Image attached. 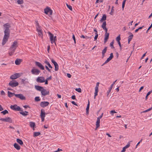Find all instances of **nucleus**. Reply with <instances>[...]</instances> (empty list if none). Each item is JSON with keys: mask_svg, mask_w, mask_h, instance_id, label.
I'll use <instances>...</instances> for the list:
<instances>
[{"mask_svg": "<svg viewBox=\"0 0 152 152\" xmlns=\"http://www.w3.org/2000/svg\"><path fill=\"white\" fill-rule=\"evenodd\" d=\"M15 96L19 98L22 100H25V97L21 94H16Z\"/></svg>", "mask_w": 152, "mask_h": 152, "instance_id": "nucleus-14", "label": "nucleus"}, {"mask_svg": "<svg viewBox=\"0 0 152 152\" xmlns=\"http://www.w3.org/2000/svg\"><path fill=\"white\" fill-rule=\"evenodd\" d=\"M49 104V102H42L40 103V106L42 107H45L48 106Z\"/></svg>", "mask_w": 152, "mask_h": 152, "instance_id": "nucleus-12", "label": "nucleus"}, {"mask_svg": "<svg viewBox=\"0 0 152 152\" xmlns=\"http://www.w3.org/2000/svg\"><path fill=\"white\" fill-rule=\"evenodd\" d=\"M40 134V132H34V137H37Z\"/></svg>", "mask_w": 152, "mask_h": 152, "instance_id": "nucleus-33", "label": "nucleus"}, {"mask_svg": "<svg viewBox=\"0 0 152 152\" xmlns=\"http://www.w3.org/2000/svg\"><path fill=\"white\" fill-rule=\"evenodd\" d=\"M21 61V59L18 58L15 60V63L16 65H18L20 64Z\"/></svg>", "mask_w": 152, "mask_h": 152, "instance_id": "nucleus-28", "label": "nucleus"}, {"mask_svg": "<svg viewBox=\"0 0 152 152\" xmlns=\"http://www.w3.org/2000/svg\"><path fill=\"white\" fill-rule=\"evenodd\" d=\"M41 117H44L45 116V110L43 109H42L41 110V112L40 115Z\"/></svg>", "mask_w": 152, "mask_h": 152, "instance_id": "nucleus-21", "label": "nucleus"}, {"mask_svg": "<svg viewBox=\"0 0 152 152\" xmlns=\"http://www.w3.org/2000/svg\"><path fill=\"white\" fill-rule=\"evenodd\" d=\"M20 76V75L19 73H17L14 74L10 77V78L11 79H15Z\"/></svg>", "mask_w": 152, "mask_h": 152, "instance_id": "nucleus-15", "label": "nucleus"}, {"mask_svg": "<svg viewBox=\"0 0 152 152\" xmlns=\"http://www.w3.org/2000/svg\"><path fill=\"white\" fill-rule=\"evenodd\" d=\"M35 100L36 101V102H38V101H39L40 100V99H39V97H36L35 98Z\"/></svg>", "mask_w": 152, "mask_h": 152, "instance_id": "nucleus-43", "label": "nucleus"}, {"mask_svg": "<svg viewBox=\"0 0 152 152\" xmlns=\"http://www.w3.org/2000/svg\"><path fill=\"white\" fill-rule=\"evenodd\" d=\"M152 109V107H151L150 108H149L143 111V113H146V112H148L149 111H150Z\"/></svg>", "mask_w": 152, "mask_h": 152, "instance_id": "nucleus-44", "label": "nucleus"}, {"mask_svg": "<svg viewBox=\"0 0 152 152\" xmlns=\"http://www.w3.org/2000/svg\"><path fill=\"white\" fill-rule=\"evenodd\" d=\"M95 36L94 37V40H96L98 38V35L97 33H95Z\"/></svg>", "mask_w": 152, "mask_h": 152, "instance_id": "nucleus-47", "label": "nucleus"}, {"mask_svg": "<svg viewBox=\"0 0 152 152\" xmlns=\"http://www.w3.org/2000/svg\"><path fill=\"white\" fill-rule=\"evenodd\" d=\"M17 3L19 4H23V0H18L17 1Z\"/></svg>", "mask_w": 152, "mask_h": 152, "instance_id": "nucleus-34", "label": "nucleus"}, {"mask_svg": "<svg viewBox=\"0 0 152 152\" xmlns=\"http://www.w3.org/2000/svg\"><path fill=\"white\" fill-rule=\"evenodd\" d=\"M51 62L54 65H55L56 64H57V63L52 59H51Z\"/></svg>", "mask_w": 152, "mask_h": 152, "instance_id": "nucleus-49", "label": "nucleus"}, {"mask_svg": "<svg viewBox=\"0 0 152 152\" xmlns=\"http://www.w3.org/2000/svg\"><path fill=\"white\" fill-rule=\"evenodd\" d=\"M44 13L47 15H51L53 11L50 7H47L44 9Z\"/></svg>", "mask_w": 152, "mask_h": 152, "instance_id": "nucleus-5", "label": "nucleus"}, {"mask_svg": "<svg viewBox=\"0 0 152 152\" xmlns=\"http://www.w3.org/2000/svg\"><path fill=\"white\" fill-rule=\"evenodd\" d=\"M9 85L12 87H14L17 86L18 85V83L15 80L13 81H11L9 83Z\"/></svg>", "mask_w": 152, "mask_h": 152, "instance_id": "nucleus-7", "label": "nucleus"}, {"mask_svg": "<svg viewBox=\"0 0 152 152\" xmlns=\"http://www.w3.org/2000/svg\"><path fill=\"white\" fill-rule=\"evenodd\" d=\"M126 2V1H124V0L123 1V2H122V8L123 10H124V7Z\"/></svg>", "mask_w": 152, "mask_h": 152, "instance_id": "nucleus-41", "label": "nucleus"}, {"mask_svg": "<svg viewBox=\"0 0 152 152\" xmlns=\"http://www.w3.org/2000/svg\"><path fill=\"white\" fill-rule=\"evenodd\" d=\"M80 37L81 38H86V39H88L90 38V37H87V36L85 37L83 35H82L80 36Z\"/></svg>", "mask_w": 152, "mask_h": 152, "instance_id": "nucleus-42", "label": "nucleus"}, {"mask_svg": "<svg viewBox=\"0 0 152 152\" xmlns=\"http://www.w3.org/2000/svg\"><path fill=\"white\" fill-rule=\"evenodd\" d=\"M30 125L31 127H34L35 125V123L32 122H30Z\"/></svg>", "mask_w": 152, "mask_h": 152, "instance_id": "nucleus-35", "label": "nucleus"}, {"mask_svg": "<svg viewBox=\"0 0 152 152\" xmlns=\"http://www.w3.org/2000/svg\"><path fill=\"white\" fill-rule=\"evenodd\" d=\"M152 92V90L151 91H149L147 94V96H149L151 93Z\"/></svg>", "mask_w": 152, "mask_h": 152, "instance_id": "nucleus-55", "label": "nucleus"}, {"mask_svg": "<svg viewBox=\"0 0 152 152\" xmlns=\"http://www.w3.org/2000/svg\"><path fill=\"white\" fill-rule=\"evenodd\" d=\"M106 19V16L104 14L103 15L102 18L100 20V22H102L103 21L105 20Z\"/></svg>", "mask_w": 152, "mask_h": 152, "instance_id": "nucleus-29", "label": "nucleus"}, {"mask_svg": "<svg viewBox=\"0 0 152 152\" xmlns=\"http://www.w3.org/2000/svg\"><path fill=\"white\" fill-rule=\"evenodd\" d=\"M128 34L130 35L128 37V43L129 44L130 41L131 40L133 37V35L130 32H129Z\"/></svg>", "mask_w": 152, "mask_h": 152, "instance_id": "nucleus-19", "label": "nucleus"}, {"mask_svg": "<svg viewBox=\"0 0 152 152\" xmlns=\"http://www.w3.org/2000/svg\"><path fill=\"white\" fill-rule=\"evenodd\" d=\"M10 108L12 110L16 111H20L21 110V108L17 104H15L13 105H11L10 107Z\"/></svg>", "mask_w": 152, "mask_h": 152, "instance_id": "nucleus-4", "label": "nucleus"}, {"mask_svg": "<svg viewBox=\"0 0 152 152\" xmlns=\"http://www.w3.org/2000/svg\"><path fill=\"white\" fill-rule=\"evenodd\" d=\"M51 76H50L49 77L47 78L46 80L48 81L49 80H51Z\"/></svg>", "mask_w": 152, "mask_h": 152, "instance_id": "nucleus-60", "label": "nucleus"}, {"mask_svg": "<svg viewBox=\"0 0 152 152\" xmlns=\"http://www.w3.org/2000/svg\"><path fill=\"white\" fill-rule=\"evenodd\" d=\"M116 40L118 42H120V40L121 39L120 38V35H119L116 38Z\"/></svg>", "mask_w": 152, "mask_h": 152, "instance_id": "nucleus-40", "label": "nucleus"}, {"mask_svg": "<svg viewBox=\"0 0 152 152\" xmlns=\"http://www.w3.org/2000/svg\"><path fill=\"white\" fill-rule=\"evenodd\" d=\"M130 146V144H128L127 145H126L125 147L124 148H125L126 149L129 148Z\"/></svg>", "mask_w": 152, "mask_h": 152, "instance_id": "nucleus-56", "label": "nucleus"}, {"mask_svg": "<svg viewBox=\"0 0 152 152\" xmlns=\"http://www.w3.org/2000/svg\"><path fill=\"white\" fill-rule=\"evenodd\" d=\"M44 62L46 64H47L49 68H50L51 69H52L53 68V67L51 66L50 65V64L49 63V62L47 61V60H45Z\"/></svg>", "mask_w": 152, "mask_h": 152, "instance_id": "nucleus-32", "label": "nucleus"}, {"mask_svg": "<svg viewBox=\"0 0 152 152\" xmlns=\"http://www.w3.org/2000/svg\"><path fill=\"white\" fill-rule=\"evenodd\" d=\"M1 94L2 95H4L5 94V93L2 90L1 91Z\"/></svg>", "mask_w": 152, "mask_h": 152, "instance_id": "nucleus-59", "label": "nucleus"}, {"mask_svg": "<svg viewBox=\"0 0 152 152\" xmlns=\"http://www.w3.org/2000/svg\"><path fill=\"white\" fill-rule=\"evenodd\" d=\"M55 66V70L56 71H58V64H56L55 65H54Z\"/></svg>", "mask_w": 152, "mask_h": 152, "instance_id": "nucleus-36", "label": "nucleus"}, {"mask_svg": "<svg viewBox=\"0 0 152 152\" xmlns=\"http://www.w3.org/2000/svg\"><path fill=\"white\" fill-rule=\"evenodd\" d=\"M100 122V119H99V118H97L96 121V128H98V127H99V126Z\"/></svg>", "mask_w": 152, "mask_h": 152, "instance_id": "nucleus-27", "label": "nucleus"}, {"mask_svg": "<svg viewBox=\"0 0 152 152\" xmlns=\"http://www.w3.org/2000/svg\"><path fill=\"white\" fill-rule=\"evenodd\" d=\"M20 113L22 114L23 115L26 116L27 115V114L28 113V112L26 111H25L24 112L22 110H21L20 111Z\"/></svg>", "mask_w": 152, "mask_h": 152, "instance_id": "nucleus-26", "label": "nucleus"}, {"mask_svg": "<svg viewBox=\"0 0 152 152\" xmlns=\"http://www.w3.org/2000/svg\"><path fill=\"white\" fill-rule=\"evenodd\" d=\"M98 93L96 92H95L94 93V98L95 99L96 96L97 95Z\"/></svg>", "mask_w": 152, "mask_h": 152, "instance_id": "nucleus-61", "label": "nucleus"}, {"mask_svg": "<svg viewBox=\"0 0 152 152\" xmlns=\"http://www.w3.org/2000/svg\"><path fill=\"white\" fill-rule=\"evenodd\" d=\"M95 92L97 93L98 92V87H95Z\"/></svg>", "mask_w": 152, "mask_h": 152, "instance_id": "nucleus-54", "label": "nucleus"}, {"mask_svg": "<svg viewBox=\"0 0 152 152\" xmlns=\"http://www.w3.org/2000/svg\"><path fill=\"white\" fill-rule=\"evenodd\" d=\"M31 72L33 75H37L40 72V71L38 69L33 67L31 70Z\"/></svg>", "mask_w": 152, "mask_h": 152, "instance_id": "nucleus-3", "label": "nucleus"}, {"mask_svg": "<svg viewBox=\"0 0 152 152\" xmlns=\"http://www.w3.org/2000/svg\"><path fill=\"white\" fill-rule=\"evenodd\" d=\"M8 96L10 97H12L13 95H15V94L13 93H12L9 91H8Z\"/></svg>", "mask_w": 152, "mask_h": 152, "instance_id": "nucleus-30", "label": "nucleus"}, {"mask_svg": "<svg viewBox=\"0 0 152 152\" xmlns=\"http://www.w3.org/2000/svg\"><path fill=\"white\" fill-rule=\"evenodd\" d=\"M4 28L5 29L4 31V33L9 32L10 33L9 28L10 27V25L8 23H6L4 24L3 26Z\"/></svg>", "mask_w": 152, "mask_h": 152, "instance_id": "nucleus-6", "label": "nucleus"}, {"mask_svg": "<svg viewBox=\"0 0 152 152\" xmlns=\"http://www.w3.org/2000/svg\"><path fill=\"white\" fill-rule=\"evenodd\" d=\"M16 141L18 143L21 145H23V141L17 138L16 140Z\"/></svg>", "mask_w": 152, "mask_h": 152, "instance_id": "nucleus-31", "label": "nucleus"}, {"mask_svg": "<svg viewBox=\"0 0 152 152\" xmlns=\"http://www.w3.org/2000/svg\"><path fill=\"white\" fill-rule=\"evenodd\" d=\"M142 139H141L140 141L137 143V145H136L135 148H137V145L140 143L142 141Z\"/></svg>", "mask_w": 152, "mask_h": 152, "instance_id": "nucleus-58", "label": "nucleus"}, {"mask_svg": "<svg viewBox=\"0 0 152 152\" xmlns=\"http://www.w3.org/2000/svg\"><path fill=\"white\" fill-rule=\"evenodd\" d=\"M41 94L42 95L45 96L49 94V91L43 88L41 92Z\"/></svg>", "mask_w": 152, "mask_h": 152, "instance_id": "nucleus-8", "label": "nucleus"}, {"mask_svg": "<svg viewBox=\"0 0 152 152\" xmlns=\"http://www.w3.org/2000/svg\"><path fill=\"white\" fill-rule=\"evenodd\" d=\"M17 42L16 41H15L12 45L10 48L11 49H14V50H15L16 48L17 47Z\"/></svg>", "mask_w": 152, "mask_h": 152, "instance_id": "nucleus-17", "label": "nucleus"}, {"mask_svg": "<svg viewBox=\"0 0 152 152\" xmlns=\"http://www.w3.org/2000/svg\"><path fill=\"white\" fill-rule=\"evenodd\" d=\"M113 8H114V7L112 6V7L111 11L110 12V15H112V12H113L114 11Z\"/></svg>", "mask_w": 152, "mask_h": 152, "instance_id": "nucleus-50", "label": "nucleus"}, {"mask_svg": "<svg viewBox=\"0 0 152 152\" xmlns=\"http://www.w3.org/2000/svg\"><path fill=\"white\" fill-rule=\"evenodd\" d=\"M0 120L6 122H8L9 123L12 122V120L11 118L10 117H7L5 118H0Z\"/></svg>", "mask_w": 152, "mask_h": 152, "instance_id": "nucleus-11", "label": "nucleus"}, {"mask_svg": "<svg viewBox=\"0 0 152 152\" xmlns=\"http://www.w3.org/2000/svg\"><path fill=\"white\" fill-rule=\"evenodd\" d=\"M26 80H28V79H26V78H25V79H21L22 82V83H24V82Z\"/></svg>", "mask_w": 152, "mask_h": 152, "instance_id": "nucleus-52", "label": "nucleus"}, {"mask_svg": "<svg viewBox=\"0 0 152 152\" xmlns=\"http://www.w3.org/2000/svg\"><path fill=\"white\" fill-rule=\"evenodd\" d=\"M106 25V21H104L103 23L102 24V25L101 27L103 28L104 27H105Z\"/></svg>", "mask_w": 152, "mask_h": 152, "instance_id": "nucleus-37", "label": "nucleus"}, {"mask_svg": "<svg viewBox=\"0 0 152 152\" xmlns=\"http://www.w3.org/2000/svg\"><path fill=\"white\" fill-rule=\"evenodd\" d=\"M71 103L72 104L75 105H77L76 103L75 102H74L73 101H72L71 102Z\"/></svg>", "mask_w": 152, "mask_h": 152, "instance_id": "nucleus-64", "label": "nucleus"}, {"mask_svg": "<svg viewBox=\"0 0 152 152\" xmlns=\"http://www.w3.org/2000/svg\"><path fill=\"white\" fill-rule=\"evenodd\" d=\"M67 7L70 10H71V11L72 10V7L71 6L69 5V6H67Z\"/></svg>", "mask_w": 152, "mask_h": 152, "instance_id": "nucleus-51", "label": "nucleus"}, {"mask_svg": "<svg viewBox=\"0 0 152 152\" xmlns=\"http://www.w3.org/2000/svg\"><path fill=\"white\" fill-rule=\"evenodd\" d=\"M36 81L38 83H42L45 82V80L43 77H39L37 78Z\"/></svg>", "mask_w": 152, "mask_h": 152, "instance_id": "nucleus-13", "label": "nucleus"}, {"mask_svg": "<svg viewBox=\"0 0 152 152\" xmlns=\"http://www.w3.org/2000/svg\"><path fill=\"white\" fill-rule=\"evenodd\" d=\"M35 64L36 66H37L39 68L41 69L42 70H43L44 69V66L42 65V64L38 61H36L35 62Z\"/></svg>", "mask_w": 152, "mask_h": 152, "instance_id": "nucleus-10", "label": "nucleus"}, {"mask_svg": "<svg viewBox=\"0 0 152 152\" xmlns=\"http://www.w3.org/2000/svg\"><path fill=\"white\" fill-rule=\"evenodd\" d=\"M117 80H115V81L113 82V83L111 85L110 87L109 88L107 92V96H108L109 93L111 91V89H112L114 85L115 84V83L116 82Z\"/></svg>", "mask_w": 152, "mask_h": 152, "instance_id": "nucleus-16", "label": "nucleus"}, {"mask_svg": "<svg viewBox=\"0 0 152 152\" xmlns=\"http://www.w3.org/2000/svg\"><path fill=\"white\" fill-rule=\"evenodd\" d=\"M102 28L103 29V30H104L105 31V34H106V33H108L107 32V29L106 27L103 28Z\"/></svg>", "mask_w": 152, "mask_h": 152, "instance_id": "nucleus-53", "label": "nucleus"}, {"mask_svg": "<svg viewBox=\"0 0 152 152\" xmlns=\"http://www.w3.org/2000/svg\"><path fill=\"white\" fill-rule=\"evenodd\" d=\"M56 41V36L53 37V43H54L56 44L55 41Z\"/></svg>", "mask_w": 152, "mask_h": 152, "instance_id": "nucleus-48", "label": "nucleus"}, {"mask_svg": "<svg viewBox=\"0 0 152 152\" xmlns=\"http://www.w3.org/2000/svg\"><path fill=\"white\" fill-rule=\"evenodd\" d=\"M35 88L37 90L41 92L43 88V87L39 86H35Z\"/></svg>", "mask_w": 152, "mask_h": 152, "instance_id": "nucleus-20", "label": "nucleus"}, {"mask_svg": "<svg viewBox=\"0 0 152 152\" xmlns=\"http://www.w3.org/2000/svg\"><path fill=\"white\" fill-rule=\"evenodd\" d=\"M14 146L17 150H19L20 148V146L16 143L14 144Z\"/></svg>", "mask_w": 152, "mask_h": 152, "instance_id": "nucleus-23", "label": "nucleus"}, {"mask_svg": "<svg viewBox=\"0 0 152 152\" xmlns=\"http://www.w3.org/2000/svg\"><path fill=\"white\" fill-rule=\"evenodd\" d=\"M126 148L124 147H123L122 148V150L121 151V152H124L126 151Z\"/></svg>", "mask_w": 152, "mask_h": 152, "instance_id": "nucleus-62", "label": "nucleus"}, {"mask_svg": "<svg viewBox=\"0 0 152 152\" xmlns=\"http://www.w3.org/2000/svg\"><path fill=\"white\" fill-rule=\"evenodd\" d=\"M4 35L3 37V42L2 43V45H4L6 42L8 40V39L9 37L10 36V33L9 32H6L4 33Z\"/></svg>", "mask_w": 152, "mask_h": 152, "instance_id": "nucleus-2", "label": "nucleus"}, {"mask_svg": "<svg viewBox=\"0 0 152 152\" xmlns=\"http://www.w3.org/2000/svg\"><path fill=\"white\" fill-rule=\"evenodd\" d=\"M109 33H106L105 34V37L104 39V43H105L106 42L107 39L109 38Z\"/></svg>", "mask_w": 152, "mask_h": 152, "instance_id": "nucleus-22", "label": "nucleus"}, {"mask_svg": "<svg viewBox=\"0 0 152 152\" xmlns=\"http://www.w3.org/2000/svg\"><path fill=\"white\" fill-rule=\"evenodd\" d=\"M114 44V40H113L112 42H110V46L111 47V48H114V47L113 45Z\"/></svg>", "mask_w": 152, "mask_h": 152, "instance_id": "nucleus-38", "label": "nucleus"}, {"mask_svg": "<svg viewBox=\"0 0 152 152\" xmlns=\"http://www.w3.org/2000/svg\"><path fill=\"white\" fill-rule=\"evenodd\" d=\"M107 47H105L103 50L102 51V54L103 57L104 56L105 53H106L107 50Z\"/></svg>", "mask_w": 152, "mask_h": 152, "instance_id": "nucleus-25", "label": "nucleus"}, {"mask_svg": "<svg viewBox=\"0 0 152 152\" xmlns=\"http://www.w3.org/2000/svg\"><path fill=\"white\" fill-rule=\"evenodd\" d=\"M15 50H14V49H11L10 48L9 51V54L10 56H12L13 55Z\"/></svg>", "mask_w": 152, "mask_h": 152, "instance_id": "nucleus-24", "label": "nucleus"}, {"mask_svg": "<svg viewBox=\"0 0 152 152\" xmlns=\"http://www.w3.org/2000/svg\"><path fill=\"white\" fill-rule=\"evenodd\" d=\"M143 26H143L142 27H139L138 28L136 29L135 30V32H136V33L137 32L139 31V30L142 29V28L143 27Z\"/></svg>", "mask_w": 152, "mask_h": 152, "instance_id": "nucleus-45", "label": "nucleus"}, {"mask_svg": "<svg viewBox=\"0 0 152 152\" xmlns=\"http://www.w3.org/2000/svg\"><path fill=\"white\" fill-rule=\"evenodd\" d=\"M71 98L72 99H75V96L74 95H72L71 97Z\"/></svg>", "mask_w": 152, "mask_h": 152, "instance_id": "nucleus-63", "label": "nucleus"}, {"mask_svg": "<svg viewBox=\"0 0 152 152\" xmlns=\"http://www.w3.org/2000/svg\"><path fill=\"white\" fill-rule=\"evenodd\" d=\"M48 33L50 39L51 41V43L52 44L53 43V39L54 36L53 34L50 32H48Z\"/></svg>", "mask_w": 152, "mask_h": 152, "instance_id": "nucleus-18", "label": "nucleus"}, {"mask_svg": "<svg viewBox=\"0 0 152 152\" xmlns=\"http://www.w3.org/2000/svg\"><path fill=\"white\" fill-rule=\"evenodd\" d=\"M35 24L37 31L38 33V36L42 38L43 37V34L42 30L37 21H35Z\"/></svg>", "mask_w": 152, "mask_h": 152, "instance_id": "nucleus-1", "label": "nucleus"}, {"mask_svg": "<svg viewBox=\"0 0 152 152\" xmlns=\"http://www.w3.org/2000/svg\"><path fill=\"white\" fill-rule=\"evenodd\" d=\"M1 113H3L4 115L8 113V112L7 110H5L3 111H2Z\"/></svg>", "mask_w": 152, "mask_h": 152, "instance_id": "nucleus-39", "label": "nucleus"}, {"mask_svg": "<svg viewBox=\"0 0 152 152\" xmlns=\"http://www.w3.org/2000/svg\"><path fill=\"white\" fill-rule=\"evenodd\" d=\"M75 90L76 91L79 92H80V93L81 92V89L80 88H76L75 89Z\"/></svg>", "mask_w": 152, "mask_h": 152, "instance_id": "nucleus-46", "label": "nucleus"}, {"mask_svg": "<svg viewBox=\"0 0 152 152\" xmlns=\"http://www.w3.org/2000/svg\"><path fill=\"white\" fill-rule=\"evenodd\" d=\"M113 57V53H111L110 54V56L106 60V61H105V62L102 65V66H103L105 64H107L108 62H109L110 61L112 58Z\"/></svg>", "mask_w": 152, "mask_h": 152, "instance_id": "nucleus-9", "label": "nucleus"}, {"mask_svg": "<svg viewBox=\"0 0 152 152\" xmlns=\"http://www.w3.org/2000/svg\"><path fill=\"white\" fill-rule=\"evenodd\" d=\"M72 38H73V40H74L75 43V42H76L75 39V36H74V34H73L72 35Z\"/></svg>", "mask_w": 152, "mask_h": 152, "instance_id": "nucleus-57", "label": "nucleus"}]
</instances>
